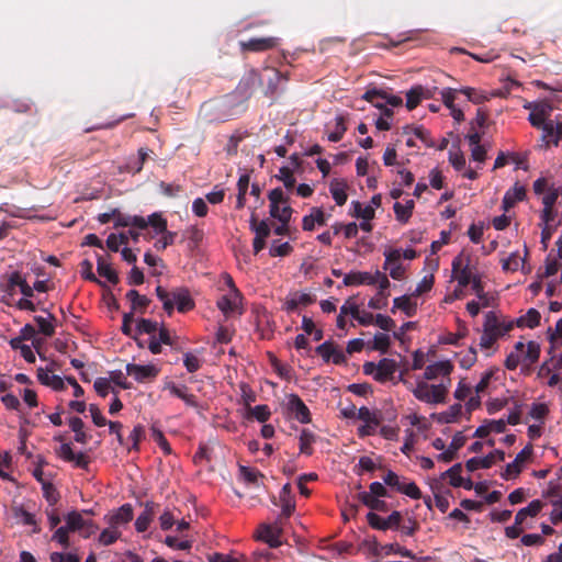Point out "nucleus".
Masks as SVG:
<instances>
[{
    "mask_svg": "<svg viewBox=\"0 0 562 562\" xmlns=\"http://www.w3.org/2000/svg\"><path fill=\"white\" fill-rule=\"evenodd\" d=\"M357 418L364 422L366 424H373V426H379L381 423L379 414L376 412L370 411L366 406H362L358 409Z\"/></svg>",
    "mask_w": 562,
    "mask_h": 562,
    "instance_id": "47",
    "label": "nucleus"
},
{
    "mask_svg": "<svg viewBox=\"0 0 562 562\" xmlns=\"http://www.w3.org/2000/svg\"><path fill=\"white\" fill-rule=\"evenodd\" d=\"M279 180H281L284 184V187L286 189H293L295 183H296V180L293 176V172L292 170L286 167V166H283L279 169V175L276 176Z\"/></svg>",
    "mask_w": 562,
    "mask_h": 562,
    "instance_id": "56",
    "label": "nucleus"
},
{
    "mask_svg": "<svg viewBox=\"0 0 562 562\" xmlns=\"http://www.w3.org/2000/svg\"><path fill=\"white\" fill-rule=\"evenodd\" d=\"M250 229L255 232L257 237L267 238L269 237L271 229L267 223V221L258 222L257 215L255 213L250 216Z\"/></svg>",
    "mask_w": 562,
    "mask_h": 562,
    "instance_id": "42",
    "label": "nucleus"
},
{
    "mask_svg": "<svg viewBox=\"0 0 562 562\" xmlns=\"http://www.w3.org/2000/svg\"><path fill=\"white\" fill-rule=\"evenodd\" d=\"M499 337H502V333L499 330L498 317L494 312H487L483 324V334L480 339L481 348H491Z\"/></svg>",
    "mask_w": 562,
    "mask_h": 562,
    "instance_id": "6",
    "label": "nucleus"
},
{
    "mask_svg": "<svg viewBox=\"0 0 562 562\" xmlns=\"http://www.w3.org/2000/svg\"><path fill=\"white\" fill-rule=\"evenodd\" d=\"M65 520L67 528L70 529L72 532L83 531L85 525L88 522V520L82 517L81 513L77 510L68 513L67 516L65 517Z\"/></svg>",
    "mask_w": 562,
    "mask_h": 562,
    "instance_id": "38",
    "label": "nucleus"
},
{
    "mask_svg": "<svg viewBox=\"0 0 562 562\" xmlns=\"http://www.w3.org/2000/svg\"><path fill=\"white\" fill-rule=\"evenodd\" d=\"M278 44V37H255L240 42V47L248 52H265L277 47Z\"/></svg>",
    "mask_w": 562,
    "mask_h": 562,
    "instance_id": "19",
    "label": "nucleus"
},
{
    "mask_svg": "<svg viewBox=\"0 0 562 562\" xmlns=\"http://www.w3.org/2000/svg\"><path fill=\"white\" fill-rule=\"evenodd\" d=\"M358 499L367 507L371 509V512H382L385 513L389 510V505L385 501L378 498V497H371L367 495V492H360L358 494Z\"/></svg>",
    "mask_w": 562,
    "mask_h": 562,
    "instance_id": "34",
    "label": "nucleus"
},
{
    "mask_svg": "<svg viewBox=\"0 0 562 562\" xmlns=\"http://www.w3.org/2000/svg\"><path fill=\"white\" fill-rule=\"evenodd\" d=\"M352 212L351 215L358 218H362L366 221H371L374 218L375 212L372 205L363 206L359 201H352Z\"/></svg>",
    "mask_w": 562,
    "mask_h": 562,
    "instance_id": "41",
    "label": "nucleus"
},
{
    "mask_svg": "<svg viewBox=\"0 0 562 562\" xmlns=\"http://www.w3.org/2000/svg\"><path fill=\"white\" fill-rule=\"evenodd\" d=\"M348 189V183L344 179L335 178L329 182V192L335 200L336 204L341 206L347 202L348 195L346 190Z\"/></svg>",
    "mask_w": 562,
    "mask_h": 562,
    "instance_id": "26",
    "label": "nucleus"
},
{
    "mask_svg": "<svg viewBox=\"0 0 562 562\" xmlns=\"http://www.w3.org/2000/svg\"><path fill=\"white\" fill-rule=\"evenodd\" d=\"M270 215L280 223L290 222L293 209L289 205V198L284 196L281 188H276L269 192Z\"/></svg>",
    "mask_w": 562,
    "mask_h": 562,
    "instance_id": "4",
    "label": "nucleus"
},
{
    "mask_svg": "<svg viewBox=\"0 0 562 562\" xmlns=\"http://www.w3.org/2000/svg\"><path fill=\"white\" fill-rule=\"evenodd\" d=\"M459 92L464 94L468 98V100L473 102L474 104H481L487 100V97L484 95L482 91L476 90L474 88H461L459 89Z\"/></svg>",
    "mask_w": 562,
    "mask_h": 562,
    "instance_id": "50",
    "label": "nucleus"
},
{
    "mask_svg": "<svg viewBox=\"0 0 562 562\" xmlns=\"http://www.w3.org/2000/svg\"><path fill=\"white\" fill-rule=\"evenodd\" d=\"M467 442V437L462 432H457L448 449L438 456V459L443 462H451L457 457L458 450H460Z\"/></svg>",
    "mask_w": 562,
    "mask_h": 562,
    "instance_id": "25",
    "label": "nucleus"
},
{
    "mask_svg": "<svg viewBox=\"0 0 562 562\" xmlns=\"http://www.w3.org/2000/svg\"><path fill=\"white\" fill-rule=\"evenodd\" d=\"M431 97L430 91L423 86H414L406 93V108L414 110L423 99H429Z\"/></svg>",
    "mask_w": 562,
    "mask_h": 562,
    "instance_id": "27",
    "label": "nucleus"
},
{
    "mask_svg": "<svg viewBox=\"0 0 562 562\" xmlns=\"http://www.w3.org/2000/svg\"><path fill=\"white\" fill-rule=\"evenodd\" d=\"M397 368L398 366L395 360L383 358L378 362V369L373 375V379L380 383L391 381L393 380Z\"/></svg>",
    "mask_w": 562,
    "mask_h": 562,
    "instance_id": "21",
    "label": "nucleus"
},
{
    "mask_svg": "<svg viewBox=\"0 0 562 562\" xmlns=\"http://www.w3.org/2000/svg\"><path fill=\"white\" fill-rule=\"evenodd\" d=\"M385 262L383 268L390 270V276L394 280H402L405 274V269L401 265L400 259L402 257L400 249H389L384 252Z\"/></svg>",
    "mask_w": 562,
    "mask_h": 562,
    "instance_id": "15",
    "label": "nucleus"
},
{
    "mask_svg": "<svg viewBox=\"0 0 562 562\" xmlns=\"http://www.w3.org/2000/svg\"><path fill=\"white\" fill-rule=\"evenodd\" d=\"M526 108L532 109L531 113L528 116V121L533 127L539 130L547 122L551 121L550 115L552 106L548 102H541L533 105L529 104Z\"/></svg>",
    "mask_w": 562,
    "mask_h": 562,
    "instance_id": "12",
    "label": "nucleus"
},
{
    "mask_svg": "<svg viewBox=\"0 0 562 562\" xmlns=\"http://www.w3.org/2000/svg\"><path fill=\"white\" fill-rule=\"evenodd\" d=\"M361 284L373 285L375 284V280L369 272L356 271L345 274L344 285L351 286Z\"/></svg>",
    "mask_w": 562,
    "mask_h": 562,
    "instance_id": "30",
    "label": "nucleus"
},
{
    "mask_svg": "<svg viewBox=\"0 0 562 562\" xmlns=\"http://www.w3.org/2000/svg\"><path fill=\"white\" fill-rule=\"evenodd\" d=\"M525 259L520 258L517 252H513L508 258L502 261V268L504 271H517L520 267V263L524 262Z\"/></svg>",
    "mask_w": 562,
    "mask_h": 562,
    "instance_id": "61",
    "label": "nucleus"
},
{
    "mask_svg": "<svg viewBox=\"0 0 562 562\" xmlns=\"http://www.w3.org/2000/svg\"><path fill=\"white\" fill-rule=\"evenodd\" d=\"M241 293L237 288H233L229 290L227 294L222 295L217 300V307L223 312L224 315H229L236 311H238L239 305L241 304Z\"/></svg>",
    "mask_w": 562,
    "mask_h": 562,
    "instance_id": "17",
    "label": "nucleus"
},
{
    "mask_svg": "<svg viewBox=\"0 0 562 562\" xmlns=\"http://www.w3.org/2000/svg\"><path fill=\"white\" fill-rule=\"evenodd\" d=\"M156 295L162 302L165 312L171 316L177 306L178 312L186 313L194 308V301L187 288H176L168 292L161 285L156 288Z\"/></svg>",
    "mask_w": 562,
    "mask_h": 562,
    "instance_id": "1",
    "label": "nucleus"
},
{
    "mask_svg": "<svg viewBox=\"0 0 562 562\" xmlns=\"http://www.w3.org/2000/svg\"><path fill=\"white\" fill-rule=\"evenodd\" d=\"M325 362L331 361L335 364H344L347 361L345 353L330 340H327L315 349Z\"/></svg>",
    "mask_w": 562,
    "mask_h": 562,
    "instance_id": "13",
    "label": "nucleus"
},
{
    "mask_svg": "<svg viewBox=\"0 0 562 562\" xmlns=\"http://www.w3.org/2000/svg\"><path fill=\"white\" fill-rule=\"evenodd\" d=\"M147 226L150 225L157 234H160L167 231V220L161 216L159 213H153L146 220Z\"/></svg>",
    "mask_w": 562,
    "mask_h": 562,
    "instance_id": "51",
    "label": "nucleus"
},
{
    "mask_svg": "<svg viewBox=\"0 0 562 562\" xmlns=\"http://www.w3.org/2000/svg\"><path fill=\"white\" fill-rule=\"evenodd\" d=\"M543 503L539 499L532 501L527 507L519 509L515 516L516 525H521L525 519L529 517H536L542 509Z\"/></svg>",
    "mask_w": 562,
    "mask_h": 562,
    "instance_id": "35",
    "label": "nucleus"
},
{
    "mask_svg": "<svg viewBox=\"0 0 562 562\" xmlns=\"http://www.w3.org/2000/svg\"><path fill=\"white\" fill-rule=\"evenodd\" d=\"M127 244V235L121 233L120 235L110 234L106 239V246L111 251H119L121 245Z\"/></svg>",
    "mask_w": 562,
    "mask_h": 562,
    "instance_id": "59",
    "label": "nucleus"
},
{
    "mask_svg": "<svg viewBox=\"0 0 562 562\" xmlns=\"http://www.w3.org/2000/svg\"><path fill=\"white\" fill-rule=\"evenodd\" d=\"M415 207V203L413 200L406 201L405 205L400 202H395L393 205V210L395 213V217L401 223H407L413 214Z\"/></svg>",
    "mask_w": 562,
    "mask_h": 562,
    "instance_id": "37",
    "label": "nucleus"
},
{
    "mask_svg": "<svg viewBox=\"0 0 562 562\" xmlns=\"http://www.w3.org/2000/svg\"><path fill=\"white\" fill-rule=\"evenodd\" d=\"M505 452L503 450H494L483 458L474 457L465 462V468L469 472H474L479 469H490L496 461H504Z\"/></svg>",
    "mask_w": 562,
    "mask_h": 562,
    "instance_id": "11",
    "label": "nucleus"
},
{
    "mask_svg": "<svg viewBox=\"0 0 562 562\" xmlns=\"http://www.w3.org/2000/svg\"><path fill=\"white\" fill-rule=\"evenodd\" d=\"M335 121V130L328 134V140L333 143L339 142L342 138L345 132L347 131L344 116L338 115L336 116Z\"/></svg>",
    "mask_w": 562,
    "mask_h": 562,
    "instance_id": "49",
    "label": "nucleus"
},
{
    "mask_svg": "<svg viewBox=\"0 0 562 562\" xmlns=\"http://www.w3.org/2000/svg\"><path fill=\"white\" fill-rule=\"evenodd\" d=\"M37 379L43 385L50 386L55 391L65 390L64 380L59 375L49 374L48 370L38 368L37 369Z\"/></svg>",
    "mask_w": 562,
    "mask_h": 562,
    "instance_id": "29",
    "label": "nucleus"
},
{
    "mask_svg": "<svg viewBox=\"0 0 562 562\" xmlns=\"http://www.w3.org/2000/svg\"><path fill=\"white\" fill-rule=\"evenodd\" d=\"M367 521L371 528L376 530L398 528L402 521V514L394 510L387 518H382L376 513L369 512L367 514Z\"/></svg>",
    "mask_w": 562,
    "mask_h": 562,
    "instance_id": "10",
    "label": "nucleus"
},
{
    "mask_svg": "<svg viewBox=\"0 0 562 562\" xmlns=\"http://www.w3.org/2000/svg\"><path fill=\"white\" fill-rule=\"evenodd\" d=\"M532 452V445L528 443L520 452L517 453L515 460L506 465L505 472L502 476L505 480L517 476L522 470V464L531 458Z\"/></svg>",
    "mask_w": 562,
    "mask_h": 562,
    "instance_id": "14",
    "label": "nucleus"
},
{
    "mask_svg": "<svg viewBox=\"0 0 562 562\" xmlns=\"http://www.w3.org/2000/svg\"><path fill=\"white\" fill-rule=\"evenodd\" d=\"M160 372V369L154 364H136L128 363L126 366V374L132 376L138 383H147L154 381Z\"/></svg>",
    "mask_w": 562,
    "mask_h": 562,
    "instance_id": "8",
    "label": "nucleus"
},
{
    "mask_svg": "<svg viewBox=\"0 0 562 562\" xmlns=\"http://www.w3.org/2000/svg\"><path fill=\"white\" fill-rule=\"evenodd\" d=\"M462 464L456 463L450 469H448L445 473H442V477H449L450 484L453 487H461L463 484V477L461 476Z\"/></svg>",
    "mask_w": 562,
    "mask_h": 562,
    "instance_id": "44",
    "label": "nucleus"
},
{
    "mask_svg": "<svg viewBox=\"0 0 562 562\" xmlns=\"http://www.w3.org/2000/svg\"><path fill=\"white\" fill-rule=\"evenodd\" d=\"M162 236L160 239H158L155 244H154V247L158 250V251H161V250H165L168 246H171L175 244V240H176V237H177V233L176 232H170V231H165L161 233Z\"/></svg>",
    "mask_w": 562,
    "mask_h": 562,
    "instance_id": "55",
    "label": "nucleus"
},
{
    "mask_svg": "<svg viewBox=\"0 0 562 562\" xmlns=\"http://www.w3.org/2000/svg\"><path fill=\"white\" fill-rule=\"evenodd\" d=\"M157 507L158 505L154 502H146L144 504V512L135 521V529L137 532H144L148 529Z\"/></svg>",
    "mask_w": 562,
    "mask_h": 562,
    "instance_id": "24",
    "label": "nucleus"
},
{
    "mask_svg": "<svg viewBox=\"0 0 562 562\" xmlns=\"http://www.w3.org/2000/svg\"><path fill=\"white\" fill-rule=\"evenodd\" d=\"M134 512L131 504H123L115 513L109 518V525L111 528H117L119 526L126 525L133 519Z\"/></svg>",
    "mask_w": 562,
    "mask_h": 562,
    "instance_id": "23",
    "label": "nucleus"
},
{
    "mask_svg": "<svg viewBox=\"0 0 562 562\" xmlns=\"http://www.w3.org/2000/svg\"><path fill=\"white\" fill-rule=\"evenodd\" d=\"M394 306L392 308V313L395 312V308L401 310L407 317H413L417 312V304L411 301L408 295H403L395 297Z\"/></svg>",
    "mask_w": 562,
    "mask_h": 562,
    "instance_id": "36",
    "label": "nucleus"
},
{
    "mask_svg": "<svg viewBox=\"0 0 562 562\" xmlns=\"http://www.w3.org/2000/svg\"><path fill=\"white\" fill-rule=\"evenodd\" d=\"M390 344L391 340L386 334L378 333L374 335L371 349L385 353L389 350Z\"/></svg>",
    "mask_w": 562,
    "mask_h": 562,
    "instance_id": "54",
    "label": "nucleus"
},
{
    "mask_svg": "<svg viewBox=\"0 0 562 562\" xmlns=\"http://www.w3.org/2000/svg\"><path fill=\"white\" fill-rule=\"evenodd\" d=\"M150 432H151L153 440L160 447V449L164 451V453L171 454L172 449H171L168 440L166 439L165 435L162 434V431L159 428H157L155 425H153L150 428Z\"/></svg>",
    "mask_w": 562,
    "mask_h": 562,
    "instance_id": "46",
    "label": "nucleus"
},
{
    "mask_svg": "<svg viewBox=\"0 0 562 562\" xmlns=\"http://www.w3.org/2000/svg\"><path fill=\"white\" fill-rule=\"evenodd\" d=\"M34 321L37 324L38 331L44 336L52 337L55 334V327L49 319L42 316H35Z\"/></svg>",
    "mask_w": 562,
    "mask_h": 562,
    "instance_id": "63",
    "label": "nucleus"
},
{
    "mask_svg": "<svg viewBox=\"0 0 562 562\" xmlns=\"http://www.w3.org/2000/svg\"><path fill=\"white\" fill-rule=\"evenodd\" d=\"M203 117L212 122H226L237 114V104L231 95L204 102L201 106Z\"/></svg>",
    "mask_w": 562,
    "mask_h": 562,
    "instance_id": "2",
    "label": "nucleus"
},
{
    "mask_svg": "<svg viewBox=\"0 0 562 562\" xmlns=\"http://www.w3.org/2000/svg\"><path fill=\"white\" fill-rule=\"evenodd\" d=\"M404 134H414L417 138H419L427 147H434L435 143L430 138V133L423 126H405L403 128Z\"/></svg>",
    "mask_w": 562,
    "mask_h": 562,
    "instance_id": "40",
    "label": "nucleus"
},
{
    "mask_svg": "<svg viewBox=\"0 0 562 562\" xmlns=\"http://www.w3.org/2000/svg\"><path fill=\"white\" fill-rule=\"evenodd\" d=\"M97 271L100 277L105 278L112 284H117L120 281L117 272L110 263L105 262L101 255H97Z\"/></svg>",
    "mask_w": 562,
    "mask_h": 562,
    "instance_id": "31",
    "label": "nucleus"
},
{
    "mask_svg": "<svg viewBox=\"0 0 562 562\" xmlns=\"http://www.w3.org/2000/svg\"><path fill=\"white\" fill-rule=\"evenodd\" d=\"M452 272L460 288L468 286L477 276V273H474L473 269L470 267V259L468 258L467 263L463 265L461 256L453 259Z\"/></svg>",
    "mask_w": 562,
    "mask_h": 562,
    "instance_id": "9",
    "label": "nucleus"
},
{
    "mask_svg": "<svg viewBox=\"0 0 562 562\" xmlns=\"http://www.w3.org/2000/svg\"><path fill=\"white\" fill-rule=\"evenodd\" d=\"M239 473L244 481L249 484L259 485V479H263V474L256 469H251L245 465L239 467Z\"/></svg>",
    "mask_w": 562,
    "mask_h": 562,
    "instance_id": "48",
    "label": "nucleus"
},
{
    "mask_svg": "<svg viewBox=\"0 0 562 562\" xmlns=\"http://www.w3.org/2000/svg\"><path fill=\"white\" fill-rule=\"evenodd\" d=\"M14 515L16 518L21 519L23 525L33 526V532H41V528L37 526L36 519L33 514L25 510L23 507H19L14 509Z\"/></svg>",
    "mask_w": 562,
    "mask_h": 562,
    "instance_id": "45",
    "label": "nucleus"
},
{
    "mask_svg": "<svg viewBox=\"0 0 562 562\" xmlns=\"http://www.w3.org/2000/svg\"><path fill=\"white\" fill-rule=\"evenodd\" d=\"M126 299L131 302V312H133V314L135 312L145 313L150 303L147 296L140 295L136 290H130L126 293Z\"/></svg>",
    "mask_w": 562,
    "mask_h": 562,
    "instance_id": "32",
    "label": "nucleus"
},
{
    "mask_svg": "<svg viewBox=\"0 0 562 562\" xmlns=\"http://www.w3.org/2000/svg\"><path fill=\"white\" fill-rule=\"evenodd\" d=\"M539 130L542 132L539 139L540 143L538 145L540 149H547L550 146H559V143L562 139V122L558 120H551Z\"/></svg>",
    "mask_w": 562,
    "mask_h": 562,
    "instance_id": "7",
    "label": "nucleus"
},
{
    "mask_svg": "<svg viewBox=\"0 0 562 562\" xmlns=\"http://www.w3.org/2000/svg\"><path fill=\"white\" fill-rule=\"evenodd\" d=\"M282 521L278 520L272 525H262L260 527L259 537L267 542L271 548H278L282 544Z\"/></svg>",
    "mask_w": 562,
    "mask_h": 562,
    "instance_id": "18",
    "label": "nucleus"
},
{
    "mask_svg": "<svg viewBox=\"0 0 562 562\" xmlns=\"http://www.w3.org/2000/svg\"><path fill=\"white\" fill-rule=\"evenodd\" d=\"M526 188L522 184L516 182L513 188L508 189L505 192L502 201V209L505 212L509 211L512 207L515 206L517 202L524 201L526 199Z\"/></svg>",
    "mask_w": 562,
    "mask_h": 562,
    "instance_id": "20",
    "label": "nucleus"
},
{
    "mask_svg": "<svg viewBox=\"0 0 562 562\" xmlns=\"http://www.w3.org/2000/svg\"><path fill=\"white\" fill-rule=\"evenodd\" d=\"M288 409L293 415V417L300 423L308 424L311 422V412L299 395H289Z\"/></svg>",
    "mask_w": 562,
    "mask_h": 562,
    "instance_id": "16",
    "label": "nucleus"
},
{
    "mask_svg": "<svg viewBox=\"0 0 562 562\" xmlns=\"http://www.w3.org/2000/svg\"><path fill=\"white\" fill-rule=\"evenodd\" d=\"M114 221V227L134 226L139 229H145L147 227V223L144 217L138 215H125L122 214L119 210H115Z\"/></svg>",
    "mask_w": 562,
    "mask_h": 562,
    "instance_id": "22",
    "label": "nucleus"
},
{
    "mask_svg": "<svg viewBox=\"0 0 562 562\" xmlns=\"http://www.w3.org/2000/svg\"><path fill=\"white\" fill-rule=\"evenodd\" d=\"M158 329V323L156 321L140 318L137 322L136 331L137 334H155Z\"/></svg>",
    "mask_w": 562,
    "mask_h": 562,
    "instance_id": "62",
    "label": "nucleus"
},
{
    "mask_svg": "<svg viewBox=\"0 0 562 562\" xmlns=\"http://www.w3.org/2000/svg\"><path fill=\"white\" fill-rule=\"evenodd\" d=\"M382 550L385 554L395 553L404 558L415 559V555L411 550L400 546L398 543H387L382 547Z\"/></svg>",
    "mask_w": 562,
    "mask_h": 562,
    "instance_id": "53",
    "label": "nucleus"
},
{
    "mask_svg": "<svg viewBox=\"0 0 562 562\" xmlns=\"http://www.w3.org/2000/svg\"><path fill=\"white\" fill-rule=\"evenodd\" d=\"M462 405L453 404L446 412L434 413L431 417L439 424H451L461 415Z\"/></svg>",
    "mask_w": 562,
    "mask_h": 562,
    "instance_id": "33",
    "label": "nucleus"
},
{
    "mask_svg": "<svg viewBox=\"0 0 562 562\" xmlns=\"http://www.w3.org/2000/svg\"><path fill=\"white\" fill-rule=\"evenodd\" d=\"M80 273H81V277L86 280H89L91 282H94V283H98L100 285H103V282L100 281L95 274L93 273L92 271V262L88 259H85L81 263H80Z\"/></svg>",
    "mask_w": 562,
    "mask_h": 562,
    "instance_id": "60",
    "label": "nucleus"
},
{
    "mask_svg": "<svg viewBox=\"0 0 562 562\" xmlns=\"http://www.w3.org/2000/svg\"><path fill=\"white\" fill-rule=\"evenodd\" d=\"M372 277L375 280V284L376 283L379 284L378 296L387 299L390 294L386 292V290L390 288L391 283L389 281L386 274H384L380 271H376L374 274H372Z\"/></svg>",
    "mask_w": 562,
    "mask_h": 562,
    "instance_id": "52",
    "label": "nucleus"
},
{
    "mask_svg": "<svg viewBox=\"0 0 562 562\" xmlns=\"http://www.w3.org/2000/svg\"><path fill=\"white\" fill-rule=\"evenodd\" d=\"M540 357V345L536 341H529L527 344V351L524 356V361L532 364L539 360Z\"/></svg>",
    "mask_w": 562,
    "mask_h": 562,
    "instance_id": "57",
    "label": "nucleus"
},
{
    "mask_svg": "<svg viewBox=\"0 0 562 562\" xmlns=\"http://www.w3.org/2000/svg\"><path fill=\"white\" fill-rule=\"evenodd\" d=\"M453 370V366L449 361H439L426 367L424 372L425 380H435L439 375H449Z\"/></svg>",
    "mask_w": 562,
    "mask_h": 562,
    "instance_id": "28",
    "label": "nucleus"
},
{
    "mask_svg": "<svg viewBox=\"0 0 562 562\" xmlns=\"http://www.w3.org/2000/svg\"><path fill=\"white\" fill-rule=\"evenodd\" d=\"M448 387L445 384H428L424 381L417 383L413 390L414 396L427 404H439L446 402Z\"/></svg>",
    "mask_w": 562,
    "mask_h": 562,
    "instance_id": "3",
    "label": "nucleus"
},
{
    "mask_svg": "<svg viewBox=\"0 0 562 562\" xmlns=\"http://www.w3.org/2000/svg\"><path fill=\"white\" fill-rule=\"evenodd\" d=\"M121 537V532L116 528L104 529L99 536V542L103 546L114 543Z\"/></svg>",
    "mask_w": 562,
    "mask_h": 562,
    "instance_id": "64",
    "label": "nucleus"
},
{
    "mask_svg": "<svg viewBox=\"0 0 562 562\" xmlns=\"http://www.w3.org/2000/svg\"><path fill=\"white\" fill-rule=\"evenodd\" d=\"M300 452L305 456H311L313 453L312 445L315 442V435L308 430L303 429L300 434Z\"/></svg>",
    "mask_w": 562,
    "mask_h": 562,
    "instance_id": "39",
    "label": "nucleus"
},
{
    "mask_svg": "<svg viewBox=\"0 0 562 562\" xmlns=\"http://www.w3.org/2000/svg\"><path fill=\"white\" fill-rule=\"evenodd\" d=\"M292 250L293 247L288 241L281 244H278V241H273L270 247L269 254L271 257H283L290 255Z\"/></svg>",
    "mask_w": 562,
    "mask_h": 562,
    "instance_id": "58",
    "label": "nucleus"
},
{
    "mask_svg": "<svg viewBox=\"0 0 562 562\" xmlns=\"http://www.w3.org/2000/svg\"><path fill=\"white\" fill-rule=\"evenodd\" d=\"M385 485L394 488L395 491L405 494L413 499L423 497L420 488L414 482L402 481L401 477L393 471L389 470L383 476Z\"/></svg>",
    "mask_w": 562,
    "mask_h": 562,
    "instance_id": "5",
    "label": "nucleus"
},
{
    "mask_svg": "<svg viewBox=\"0 0 562 562\" xmlns=\"http://www.w3.org/2000/svg\"><path fill=\"white\" fill-rule=\"evenodd\" d=\"M362 98L372 103L373 106L382 109L385 104L384 99L386 98V92L379 89H370L366 91Z\"/></svg>",
    "mask_w": 562,
    "mask_h": 562,
    "instance_id": "43",
    "label": "nucleus"
}]
</instances>
